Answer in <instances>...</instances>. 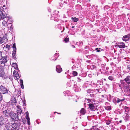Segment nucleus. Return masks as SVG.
<instances>
[{
	"mask_svg": "<svg viewBox=\"0 0 130 130\" xmlns=\"http://www.w3.org/2000/svg\"><path fill=\"white\" fill-rule=\"evenodd\" d=\"M125 98L124 97H120L119 98H115L113 99V102L115 104L120 103V107L122 104V102L125 100Z\"/></svg>",
	"mask_w": 130,
	"mask_h": 130,
	"instance_id": "nucleus-1",
	"label": "nucleus"
},
{
	"mask_svg": "<svg viewBox=\"0 0 130 130\" xmlns=\"http://www.w3.org/2000/svg\"><path fill=\"white\" fill-rule=\"evenodd\" d=\"M21 120H19V121L14 122L11 125V128L10 130H19L20 126L21 124Z\"/></svg>",
	"mask_w": 130,
	"mask_h": 130,
	"instance_id": "nucleus-2",
	"label": "nucleus"
},
{
	"mask_svg": "<svg viewBox=\"0 0 130 130\" xmlns=\"http://www.w3.org/2000/svg\"><path fill=\"white\" fill-rule=\"evenodd\" d=\"M120 82L121 84L124 85H130V76H127L123 80H121Z\"/></svg>",
	"mask_w": 130,
	"mask_h": 130,
	"instance_id": "nucleus-3",
	"label": "nucleus"
},
{
	"mask_svg": "<svg viewBox=\"0 0 130 130\" xmlns=\"http://www.w3.org/2000/svg\"><path fill=\"white\" fill-rule=\"evenodd\" d=\"M112 85L113 87L115 88L116 90L118 91L119 90V91L122 92L123 91L121 84L119 83L114 82L112 83Z\"/></svg>",
	"mask_w": 130,
	"mask_h": 130,
	"instance_id": "nucleus-4",
	"label": "nucleus"
},
{
	"mask_svg": "<svg viewBox=\"0 0 130 130\" xmlns=\"http://www.w3.org/2000/svg\"><path fill=\"white\" fill-rule=\"evenodd\" d=\"M18 115L17 114L15 113L11 112L10 117L13 120L15 121V122H16L19 121V120H21L19 119L18 118Z\"/></svg>",
	"mask_w": 130,
	"mask_h": 130,
	"instance_id": "nucleus-5",
	"label": "nucleus"
},
{
	"mask_svg": "<svg viewBox=\"0 0 130 130\" xmlns=\"http://www.w3.org/2000/svg\"><path fill=\"white\" fill-rule=\"evenodd\" d=\"M9 91V90L7 88L0 85V93L3 94L8 93Z\"/></svg>",
	"mask_w": 130,
	"mask_h": 130,
	"instance_id": "nucleus-6",
	"label": "nucleus"
},
{
	"mask_svg": "<svg viewBox=\"0 0 130 130\" xmlns=\"http://www.w3.org/2000/svg\"><path fill=\"white\" fill-rule=\"evenodd\" d=\"M12 47L13 48V51H12V56L13 59L15 60H16V58L15 57V54L16 53L17 48L16 47V44L15 43H14L13 44V46Z\"/></svg>",
	"mask_w": 130,
	"mask_h": 130,
	"instance_id": "nucleus-7",
	"label": "nucleus"
},
{
	"mask_svg": "<svg viewBox=\"0 0 130 130\" xmlns=\"http://www.w3.org/2000/svg\"><path fill=\"white\" fill-rule=\"evenodd\" d=\"M95 104H94L92 103H89L88 105V108L91 111H95L96 110H98L96 106L94 105Z\"/></svg>",
	"mask_w": 130,
	"mask_h": 130,
	"instance_id": "nucleus-8",
	"label": "nucleus"
},
{
	"mask_svg": "<svg viewBox=\"0 0 130 130\" xmlns=\"http://www.w3.org/2000/svg\"><path fill=\"white\" fill-rule=\"evenodd\" d=\"M3 115L5 117H10L11 112L9 110L7 109L3 111Z\"/></svg>",
	"mask_w": 130,
	"mask_h": 130,
	"instance_id": "nucleus-9",
	"label": "nucleus"
},
{
	"mask_svg": "<svg viewBox=\"0 0 130 130\" xmlns=\"http://www.w3.org/2000/svg\"><path fill=\"white\" fill-rule=\"evenodd\" d=\"M6 58L7 56L6 55L3 57L2 56L1 58H0V64H1L2 63L5 64L7 62Z\"/></svg>",
	"mask_w": 130,
	"mask_h": 130,
	"instance_id": "nucleus-10",
	"label": "nucleus"
},
{
	"mask_svg": "<svg viewBox=\"0 0 130 130\" xmlns=\"http://www.w3.org/2000/svg\"><path fill=\"white\" fill-rule=\"evenodd\" d=\"M124 90L126 93H130V85H127L124 87Z\"/></svg>",
	"mask_w": 130,
	"mask_h": 130,
	"instance_id": "nucleus-11",
	"label": "nucleus"
},
{
	"mask_svg": "<svg viewBox=\"0 0 130 130\" xmlns=\"http://www.w3.org/2000/svg\"><path fill=\"white\" fill-rule=\"evenodd\" d=\"M7 18V21H8V20H9L10 19V17L7 16V14L2 15L1 14H0V20L1 19L2 20L4 19L5 18Z\"/></svg>",
	"mask_w": 130,
	"mask_h": 130,
	"instance_id": "nucleus-12",
	"label": "nucleus"
},
{
	"mask_svg": "<svg viewBox=\"0 0 130 130\" xmlns=\"http://www.w3.org/2000/svg\"><path fill=\"white\" fill-rule=\"evenodd\" d=\"M10 102V103L12 105H15L17 103L15 98L14 97H12Z\"/></svg>",
	"mask_w": 130,
	"mask_h": 130,
	"instance_id": "nucleus-13",
	"label": "nucleus"
},
{
	"mask_svg": "<svg viewBox=\"0 0 130 130\" xmlns=\"http://www.w3.org/2000/svg\"><path fill=\"white\" fill-rule=\"evenodd\" d=\"M123 108L125 110L124 113L125 114H128L130 110L129 108L126 106H123Z\"/></svg>",
	"mask_w": 130,
	"mask_h": 130,
	"instance_id": "nucleus-14",
	"label": "nucleus"
},
{
	"mask_svg": "<svg viewBox=\"0 0 130 130\" xmlns=\"http://www.w3.org/2000/svg\"><path fill=\"white\" fill-rule=\"evenodd\" d=\"M18 71H16L14 70L13 72V74L14 75V78L17 79H19L20 78L19 75L18 73Z\"/></svg>",
	"mask_w": 130,
	"mask_h": 130,
	"instance_id": "nucleus-15",
	"label": "nucleus"
},
{
	"mask_svg": "<svg viewBox=\"0 0 130 130\" xmlns=\"http://www.w3.org/2000/svg\"><path fill=\"white\" fill-rule=\"evenodd\" d=\"M119 44L117 45V46L120 48H124L125 47V46L124 43L123 42L118 43Z\"/></svg>",
	"mask_w": 130,
	"mask_h": 130,
	"instance_id": "nucleus-16",
	"label": "nucleus"
},
{
	"mask_svg": "<svg viewBox=\"0 0 130 130\" xmlns=\"http://www.w3.org/2000/svg\"><path fill=\"white\" fill-rule=\"evenodd\" d=\"M56 70L57 72L60 73L62 71V70L60 66L58 65L56 66Z\"/></svg>",
	"mask_w": 130,
	"mask_h": 130,
	"instance_id": "nucleus-17",
	"label": "nucleus"
},
{
	"mask_svg": "<svg viewBox=\"0 0 130 130\" xmlns=\"http://www.w3.org/2000/svg\"><path fill=\"white\" fill-rule=\"evenodd\" d=\"M126 115H125L124 117H123L124 120L126 121H129L130 119V116L128 114H126Z\"/></svg>",
	"mask_w": 130,
	"mask_h": 130,
	"instance_id": "nucleus-18",
	"label": "nucleus"
},
{
	"mask_svg": "<svg viewBox=\"0 0 130 130\" xmlns=\"http://www.w3.org/2000/svg\"><path fill=\"white\" fill-rule=\"evenodd\" d=\"M17 114L18 115H20L21 113H22V111L20 108V106H17Z\"/></svg>",
	"mask_w": 130,
	"mask_h": 130,
	"instance_id": "nucleus-19",
	"label": "nucleus"
},
{
	"mask_svg": "<svg viewBox=\"0 0 130 130\" xmlns=\"http://www.w3.org/2000/svg\"><path fill=\"white\" fill-rule=\"evenodd\" d=\"M5 123V121L4 118L1 116L0 117V125H3Z\"/></svg>",
	"mask_w": 130,
	"mask_h": 130,
	"instance_id": "nucleus-20",
	"label": "nucleus"
},
{
	"mask_svg": "<svg viewBox=\"0 0 130 130\" xmlns=\"http://www.w3.org/2000/svg\"><path fill=\"white\" fill-rule=\"evenodd\" d=\"M4 8L2 7H0V14H1L2 15L5 14H7L6 13L5 11L4 10Z\"/></svg>",
	"mask_w": 130,
	"mask_h": 130,
	"instance_id": "nucleus-21",
	"label": "nucleus"
},
{
	"mask_svg": "<svg viewBox=\"0 0 130 130\" xmlns=\"http://www.w3.org/2000/svg\"><path fill=\"white\" fill-rule=\"evenodd\" d=\"M6 20H5L6 19H5V20H4L2 22V25L3 26L7 27L8 26V21L9 20H8V21H7V18H6Z\"/></svg>",
	"mask_w": 130,
	"mask_h": 130,
	"instance_id": "nucleus-22",
	"label": "nucleus"
},
{
	"mask_svg": "<svg viewBox=\"0 0 130 130\" xmlns=\"http://www.w3.org/2000/svg\"><path fill=\"white\" fill-rule=\"evenodd\" d=\"M94 90L95 92H97L99 93H100L104 90L102 87L100 88V87H99V88L96 89H94Z\"/></svg>",
	"mask_w": 130,
	"mask_h": 130,
	"instance_id": "nucleus-23",
	"label": "nucleus"
},
{
	"mask_svg": "<svg viewBox=\"0 0 130 130\" xmlns=\"http://www.w3.org/2000/svg\"><path fill=\"white\" fill-rule=\"evenodd\" d=\"M11 125L10 123L8 122L5 125V127L7 130H10Z\"/></svg>",
	"mask_w": 130,
	"mask_h": 130,
	"instance_id": "nucleus-24",
	"label": "nucleus"
},
{
	"mask_svg": "<svg viewBox=\"0 0 130 130\" xmlns=\"http://www.w3.org/2000/svg\"><path fill=\"white\" fill-rule=\"evenodd\" d=\"M87 95L89 97V98H91L92 99H94L95 98V96L94 93L90 94H88Z\"/></svg>",
	"mask_w": 130,
	"mask_h": 130,
	"instance_id": "nucleus-25",
	"label": "nucleus"
},
{
	"mask_svg": "<svg viewBox=\"0 0 130 130\" xmlns=\"http://www.w3.org/2000/svg\"><path fill=\"white\" fill-rule=\"evenodd\" d=\"M122 40L123 41L125 42L129 40V39L128 38L127 35L124 36L123 37Z\"/></svg>",
	"mask_w": 130,
	"mask_h": 130,
	"instance_id": "nucleus-26",
	"label": "nucleus"
},
{
	"mask_svg": "<svg viewBox=\"0 0 130 130\" xmlns=\"http://www.w3.org/2000/svg\"><path fill=\"white\" fill-rule=\"evenodd\" d=\"M95 91L94 90H93L91 89H90L87 90V92L88 93V94H90L94 93V92Z\"/></svg>",
	"mask_w": 130,
	"mask_h": 130,
	"instance_id": "nucleus-27",
	"label": "nucleus"
},
{
	"mask_svg": "<svg viewBox=\"0 0 130 130\" xmlns=\"http://www.w3.org/2000/svg\"><path fill=\"white\" fill-rule=\"evenodd\" d=\"M5 74V72L3 70L0 68V77H2Z\"/></svg>",
	"mask_w": 130,
	"mask_h": 130,
	"instance_id": "nucleus-28",
	"label": "nucleus"
},
{
	"mask_svg": "<svg viewBox=\"0 0 130 130\" xmlns=\"http://www.w3.org/2000/svg\"><path fill=\"white\" fill-rule=\"evenodd\" d=\"M12 64L13 65V67H14L15 69L17 70L19 72L20 71V70L18 67V65L17 64V63H13Z\"/></svg>",
	"mask_w": 130,
	"mask_h": 130,
	"instance_id": "nucleus-29",
	"label": "nucleus"
},
{
	"mask_svg": "<svg viewBox=\"0 0 130 130\" xmlns=\"http://www.w3.org/2000/svg\"><path fill=\"white\" fill-rule=\"evenodd\" d=\"M55 56L54 57H55V59L54 60V59H52L53 58H51V60L52 61H55V60H56L57 58L59 56V54L57 53H56L55 54Z\"/></svg>",
	"mask_w": 130,
	"mask_h": 130,
	"instance_id": "nucleus-30",
	"label": "nucleus"
},
{
	"mask_svg": "<svg viewBox=\"0 0 130 130\" xmlns=\"http://www.w3.org/2000/svg\"><path fill=\"white\" fill-rule=\"evenodd\" d=\"M71 20L74 22H77L79 20L78 19L76 18V17L74 18L72 17L71 18Z\"/></svg>",
	"mask_w": 130,
	"mask_h": 130,
	"instance_id": "nucleus-31",
	"label": "nucleus"
},
{
	"mask_svg": "<svg viewBox=\"0 0 130 130\" xmlns=\"http://www.w3.org/2000/svg\"><path fill=\"white\" fill-rule=\"evenodd\" d=\"M80 112L82 115H84L86 113V110L84 108H82L80 110Z\"/></svg>",
	"mask_w": 130,
	"mask_h": 130,
	"instance_id": "nucleus-32",
	"label": "nucleus"
},
{
	"mask_svg": "<svg viewBox=\"0 0 130 130\" xmlns=\"http://www.w3.org/2000/svg\"><path fill=\"white\" fill-rule=\"evenodd\" d=\"M108 79L110 80L113 81H115V79L112 76H109L108 77Z\"/></svg>",
	"mask_w": 130,
	"mask_h": 130,
	"instance_id": "nucleus-33",
	"label": "nucleus"
},
{
	"mask_svg": "<svg viewBox=\"0 0 130 130\" xmlns=\"http://www.w3.org/2000/svg\"><path fill=\"white\" fill-rule=\"evenodd\" d=\"M20 83L21 88L22 89H23L24 88V87L23 84V81L22 80L20 79Z\"/></svg>",
	"mask_w": 130,
	"mask_h": 130,
	"instance_id": "nucleus-34",
	"label": "nucleus"
},
{
	"mask_svg": "<svg viewBox=\"0 0 130 130\" xmlns=\"http://www.w3.org/2000/svg\"><path fill=\"white\" fill-rule=\"evenodd\" d=\"M2 39L3 41V42H6L7 41V39L5 37H3L2 38Z\"/></svg>",
	"mask_w": 130,
	"mask_h": 130,
	"instance_id": "nucleus-35",
	"label": "nucleus"
},
{
	"mask_svg": "<svg viewBox=\"0 0 130 130\" xmlns=\"http://www.w3.org/2000/svg\"><path fill=\"white\" fill-rule=\"evenodd\" d=\"M26 119H29V113L28 111L26 112Z\"/></svg>",
	"mask_w": 130,
	"mask_h": 130,
	"instance_id": "nucleus-36",
	"label": "nucleus"
},
{
	"mask_svg": "<svg viewBox=\"0 0 130 130\" xmlns=\"http://www.w3.org/2000/svg\"><path fill=\"white\" fill-rule=\"evenodd\" d=\"M105 108L107 110H110L111 109V106H105Z\"/></svg>",
	"mask_w": 130,
	"mask_h": 130,
	"instance_id": "nucleus-37",
	"label": "nucleus"
},
{
	"mask_svg": "<svg viewBox=\"0 0 130 130\" xmlns=\"http://www.w3.org/2000/svg\"><path fill=\"white\" fill-rule=\"evenodd\" d=\"M111 120H106V124L107 125H109L111 123Z\"/></svg>",
	"mask_w": 130,
	"mask_h": 130,
	"instance_id": "nucleus-38",
	"label": "nucleus"
},
{
	"mask_svg": "<svg viewBox=\"0 0 130 130\" xmlns=\"http://www.w3.org/2000/svg\"><path fill=\"white\" fill-rule=\"evenodd\" d=\"M72 74L74 76H76L77 75L78 73L77 72L74 71L73 72Z\"/></svg>",
	"mask_w": 130,
	"mask_h": 130,
	"instance_id": "nucleus-39",
	"label": "nucleus"
},
{
	"mask_svg": "<svg viewBox=\"0 0 130 130\" xmlns=\"http://www.w3.org/2000/svg\"><path fill=\"white\" fill-rule=\"evenodd\" d=\"M95 50L97 52H100L102 50L100 48H95Z\"/></svg>",
	"mask_w": 130,
	"mask_h": 130,
	"instance_id": "nucleus-40",
	"label": "nucleus"
},
{
	"mask_svg": "<svg viewBox=\"0 0 130 130\" xmlns=\"http://www.w3.org/2000/svg\"><path fill=\"white\" fill-rule=\"evenodd\" d=\"M103 81L101 79L100 80H98L97 81L98 83H100V85H102L103 83Z\"/></svg>",
	"mask_w": 130,
	"mask_h": 130,
	"instance_id": "nucleus-41",
	"label": "nucleus"
},
{
	"mask_svg": "<svg viewBox=\"0 0 130 130\" xmlns=\"http://www.w3.org/2000/svg\"><path fill=\"white\" fill-rule=\"evenodd\" d=\"M64 41H65L66 43L67 42L69 41V38H67V37L65 38L64 39Z\"/></svg>",
	"mask_w": 130,
	"mask_h": 130,
	"instance_id": "nucleus-42",
	"label": "nucleus"
},
{
	"mask_svg": "<svg viewBox=\"0 0 130 130\" xmlns=\"http://www.w3.org/2000/svg\"><path fill=\"white\" fill-rule=\"evenodd\" d=\"M110 127H111V130H114L115 129V127L113 125H111Z\"/></svg>",
	"mask_w": 130,
	"mask_h": 130,
	"instance_id": "nucleus-43",
	"label": "nucleus"
},
{
	"mask_svg": "<svg viewBox=\"0 0 130 130\" xmlns=\"http://www.w3.org/2000/svg\"><path fill=\"white\" fill-rule=\"evenodd\" d=\"M127 70L128 72L130 71V66L129 65H127Z\"/></svg>",
	"mask_w": 130,
	"mask_h": 130,
	"instance_id": "nucleus-44",
	"label": "nucleus"
},
{
	"mask_svg": "<svg viewBox=\"0 0 130 130\" xmlns=\"http://www.w3.org/2000/svg\"><path fill=\"white\" fill-rule=\"evenodd\" d=\"M5 47L8 48V50H10V45L8 44H7Z\"/></svg>",
	"mask_w": 130,
	"mask_h": 130,
	"instance_id": "nucleus-45",
	"label": "nucleus"
},
{
	"mask_svg": "<svg viewBox=\"0 0 130 130\" xmlns=\"http://www.w3.org/2000/svg\"><path fill=\"white\" fill-rule=\"evenodd\" d=\"M82 125L84 126H85L87 125V123L86 122H83L82 123Z\"/></svg>",
	"mask_w": 130,
	"mask_h": 130,
	"instance_id": "nucleus-46",
	"label": "nucleus"
},
{
	"mask_svg": "<svg viewBox=\"0 0 130 130\" xmlns=\"http://www.w3.org/2000/svg\"><path fill=\"white\" fill-rule=\"evenodd\" d=\"M101 67L102 69H104L105 67V66L104 64H102L101 66Z\"/></svg>",
	"mask_w": 130,
	"mask_h": 130,
	"instance_id": "nucleus-47",
	"label": "nucleus"
},
{
	"mask_svg": "<svg viewBox=\"0 0 130 130\" xmlns=\"http://www.w3.org/2000/svg\"><path fill=\"white\" fill-rule=\"evenodd\" d=\"M74 60L73 59H70V62H72V63H74V62L73 61Z\"/></svg>",
	"mask_w": 130,
	"mask_h": 130,
	"instance_id": "nucleus-48",
	"label": "nucleus"
},
{
	"mask_svg": "<svg viewBox=\"0 0 130 130\" xmlns=\"http://www.w3.org/2000/svg\"><path fill=\"white\" fill-rule=\"evenodd\" d=\"M2 94L1 93H0V101H1L3 99L2 96L1 95Z\"/></svg>",
	"mask_w": 130,
	"mask_h": 130,
	"instance_id": "nucleus-49",
	"label": "nucleus"
},
{
	"mask_svg": "<svg viewBox=\"0 0 130 130\" xmlns=\"http://www.w3.org/2000/svg\"><path fill=\"white\" fill-rule=\"evenodd\" d=\"M97 126V125H96V126H95V128L94 130H102L100 129H99L98 128H97L96 127Z\"/></svg>",
	"mask_w": 130,
	"mask_h": 130,
	"instance_id": "nucleus-50",
	"label": "nucleus"
},
{
	"mask_svg": "<svg viewBox=\"0 0 130 130\" xmlns=\"http://www.w3.org/2000/svg\"><path fill=\"white\" fill-rule=\"evenodd\" d=\"M27 120V121L28 123V124L29 125H30V119H26Z\"/></svg>",
	"mask_w": 130,
	"mask_h": 130,
	"instance_id": "nucleus-51",
	"label": "nucleus"
},
{
	"mask_svg": "<svg viewBox=\"0 0 130 130\" xmlns=\"http://www.w3.org/2000/svg\"><path fill=\"white\" fill-rule=\"evenodd\" d=\"M91 99H91V98H90L89 99H87V100L88 102H91Z\"/></svg>",
	"mask_w": 130,
	"mask_h": 130,
	"instance_id": "nucleus-52",
	"label": "nucleus"
},
{
	"mask_svg": "<svg viewBox=\"0 0 130 130\" xmlns=\"http://www.w3.org/2000/svg\"><path fill=\"white\" fill-rule=\"evenodd\" d=\"M18 92L17 93V95H18V96H19L21 95L20 93L21 92V91H20V90H19Z\"/></svg>",
	"mask_w": 130,
	"mask_h": 130,
	"instance_id": "nucleus-53",
	"label": "nucleus"
},
{
	"mask_svg": "<svg viewBox=\"0 0 130 130\" xmlns=\"http://www.w3.org/2000/svg\"><path fill=\"white\" fill-rule=\"evenodd\" d=\"M13 22V20H10L9 21V22H8V24H12Z\"/></svg>",
	"mask_w": 130,
	"mask_h": 130,
	"instance_id": "nucleus-54",
	"label": "nucleus"
},
{
	"mask_svg": "<svg viewBox=\"0 0 130 130\" xmlns=\"http://www.w3.org/2000/svg\"><path fill=\"white\" fill-rule=\"evenodd\" d=\"M95 126H93L89 130H94Z\"/></svg>",
	"mask_w": 130,
	"mask_h": 130,
	"instance_id": "nucleus-55",
	"label": "nucleus"
},
{
	"mask_svg": "<svg viewBox=\"0 0 130 130\" xmlns=\"http://www.w3.org/2000/svg\"><path fill=\"white\" fill-rule=\"evenodd\" d=\"M3 43V41L2 38L0 37V44H1Z\"/></svg>",
	"mask_w": 130,
	"mask_h": 130,
	"instance_id": "nucleus-56",
	"label": "nucleus"
},
{
	"mask_svg": "<svg viewBox=\"0 0 130 130\" xmlns=\"http://www.w3.org/2000/svg\"><path fill=\"white\" fill-rule=\"evenodd\" d=\"M82 79H81L80 78L78 77L77 78V81L78 82H80L82 80Z\"/></svg>",
	"mask_w": 130,
	"mask_h": 130,
	"instance_id": "nucleus-57",
	"label": "nucleus"
},
{
	"mask_svg": "<svg viewBox=\"0 0 130 130\" xmlns=\"http://www.w3.org/2000/svg\"><path fill=\"white\" fill-rule=\"evenodd\" d=\"M2 52L0 51V58H1V57L2 56Z\"/></svg>",
	"mask_w": 130,
	"mask_h": 130,
	"instance_id": "nucleus-58",
	"label": "nucleus"
},
{
	"mask_svg": "<svg viewBox=\"0 0 130 130\" xmlns=\"http://www.w3.org/2000/svg\"><path fill=\"white\" fill-rule=\"evenodd\" d=\"M13 29V27H12V25H11V26H10V30H12Z\"/></svg>",
	"mask_w": 130,
	"mask_h": 130,
	"instance_id": "nucleus-59",
	"label": "nucleus"
},
{
	"mask_svg": "<svg viewBox=\"0 0 130 130\" xmlns=\"http://www.w3.org/2000/svg\"><path fill=\"white\" fill-rule=\"evenodd\" d=\"M4 8V10L5 9H5H7V8L5 6V5H4L3 6V7Z\"/></svg>",
	"mask_w": 130,
	"mask_h": 130,
	"instance_id": "nucleus-60",
	"label": "nucleus"
},
{
	"mask_svg": "<svg viewBox=\"0 0 130 130\" xmlns=\"http://www.w3.org/2000/svg\"><path fill=\"white\" fill-rule=\"evenodd\" d=\"M74 88H75L74 89V90H75V91H79V90H78L76 88V89L75 88H76V87H75Z\"/></svg>",
	"mask_w": 130,
	"mask_h": 130,
	"instance_id": "nucleus-61",
	"label": "nucleus"
},
{
	"mask_svg": "<svg viewBox=\"0 0 130 130\" xmlns=\"http://www.w3.org/2000/svg\"><path fill=\"white\" fill-rule=\"evenodd\" d=\"M24 120H25V119H24L23 118V119H22V120L23 121H21V123H22V122H23L24 123Z\"/></svg>",
	"mask_w": 130,
	"mask_h": 130,
	"instance_id": "nucleus-62",
	"label": "nucleus"
},
{
	"mask_svg": "<svg viewBox=\"0 0 130 130\" xmlns=\"http://www.w3.org/2000/svg\"><path fill=\"white\" fill-rule=\"evenodd\" d=\"M106 85L108 87H109V84H106Z\"/></svg>",
	"mask_w": 130,
	"mask_h": 130,
	"instance_id": "nucleus-63",
	"label": "nucleus"
},
{
	"mask_svg": "<svg viewBox=\"0 0 130 130\" xmlns=\"http://www.w3.org/2000/svg\"><path fill=\"white\" fill-rule=\"evenodd\" d=\"M100 128H102L103 129H104V127H103V126H101L100 127Z\"/></svg>",
	"mask_w": 130,
	"mask_h": 130,
	"instance_id": "nucleus-64",
	"label": "nucleus"
}]
</instances>
